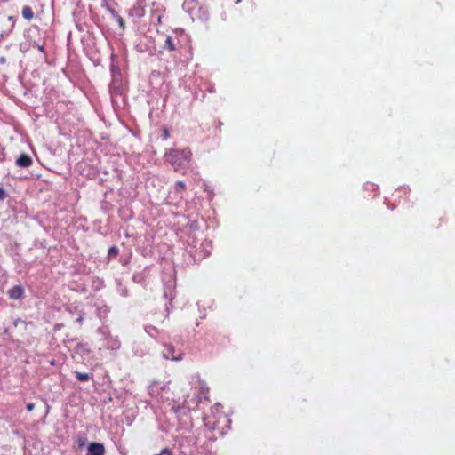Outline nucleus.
Returning a JSON list of instances; mask_svg holds the SVG:
<instances>
[{
  "label": "nucleus",
  "instance_id": "f257e3e1",
  "mask_svg": "<svg viewBox=\"0 0 455 455\" xmlns=\"http://www.w3.org/2000/svg\"><path fill=\"white\" fill-rule=\"evenodd\" d=\"M191 157L192 152L189 148H172L164 155L165 161L172 166L175 172H181L188 168Z\"/></svg>",
  "mask_w": 455,
  "mask_h": 455
},
{
  "label": "nucleus",
  "instance_id": "f03ea898",
  "mask_svg": "<svg viewBox=\"0 0 455 455\" xmlns=\"http://www.w3.org/2000/svg\"><path fill=\"white\" fill-rule=\"evenodd\" d=\"M191 384L196 389L195 397L192 398L190 401L185 399L184 402L182 403V405L177 407L175 411L176 412L179 411L180 408L190 409L191 405L197 406V404L200 403L201 396L207 398V395H209V387H207L205 382L201 380L199 378H196L191 382Z\"/></svg>",
  "mask_w": 455,
  "mask_h": 455
},
{
  "label": "nucleus",
  "instance_id": "7ed1b4c3",
  "mask_svg": "<svg viewBox=\"0 0 455 455\" xmlns=\"http://www.w3.org/2000/svg\"><path fill=\"white\" fill-rule=\"evenodd\" d=\"M164 347L165 349L164 351V355L167 359H172L173 361H180L182 359L183 354L180 351L177 352L172 345L168 344L165 345Z\"/></svg>",
  "mask_w": 455,
  "mask_h": 455
},
{
  "label": "nucleus",
  "instance_id": "20e7f679",
  "mask_svg": "<svg viewBox=\"0 0 455 455\" xmlns=\"http://www.w3.org/2000/svg\"><path fill=\"white\" fill-rule=\"evenodd\" d=\"M89 455H105V447L100 443H91L88 446Z\"/></svg>",
  "mask_w": 455,
  "mask_h": 455
},
{
  "label": "nucleus",
  "instance_id": "39448f33",
  "mask_svg": "<svg viewBox=\"0 0 455 455\" xmlns=\"http://www.w3.org/2000/svg\"><path fill=\"white\" fill-rule=\"evenodd\" d=\"M7 294L12 299H19L24 295V289L21 285H15L8 290Z\"/></svg>",
  "mask_w": 455,
  "mask_h": 455
},
{
  "label": "nucleus",
  "instance_id": "423d86ee",
  "mask_svg": "<svg viewBox=\"0 0 455 455\" xmlns=\"http://www.w3.org/2000/svg\"><path fill=\"white\" fill-rule=\"evenodd\" d=\"M33 164L32 158L27 154H21L16 160V164L19 167L27 168L31 166Z\"/></svg>",
  "mask_w": 455,
  "mask_h": 455
},
{
  "label": "nucleus",
  "instance_id": "0eeeda50",
  "mask_svg": "<svg viewBox=\"0 0 455 455\" xmlns=\"http://www.w3.org/2000/svg\"><path fill=\"white\" fill-rule=\"evenodd\" d=\"M22 16L27 20L30 21L34 18V12L32 8L28 5H26L22 8Z\"/></svg>",
  "mask_w": 455,
  "mask_h": 455
},
{
  "label": "nucleus",
  "instance_id": "6e6552de",
  "mask_svg": "<svg viewBox=\"0 0 455 455\" xmlns=\"http://www.w3.org/2000/svg\"><path fill=\"white\" fill-rule=\"evenodd\" d=\"M164 48L171 52L176 50V44L174 43V40L171 36H167V38L165 39Z\"/></svg>",
  "mask_w": 455,
  "mask_h": 455
},
{
  "label": "nucleus",
  "instance_id": "1a4fd4ad",
  "mask_svg": "<svg viewBox=\"0 0 455 455\" xmlns=\"http://www.w3.org/2000/svg\"><path fill=\"white\" fill-rule=\"evenodd\" d=\"M174 189L176 193H181L186 190V184L183 181L179 180L175 183Z\"/></svg>",
  "mask_w": 455,
  "mask_h": 455
},
{
  "label": "nucleus",
  "instance_id": "9d476101",
  "mask_svg": "<svg viewBox=\"0 0 455 455\" xmlns=\"http://www.w3.org/2000/svg\"><path fill=\"white\" fill-rule=\"evenodd\" d=\"M76 378L80 381H87L90 379L91 376L85 372L76 371Z\"/></svg>",
  "mask_w": 455,
  "mask_h": 455
},
{
  "label": "nucleus",
  "instance_id": "9b49d317",
  "mask_svg": "<svg viewBox=\"0 0 455 455\" xmlns=\"http://www.w3.org/2000/svg\"><path fill=\"white\" fill-rule=\"evenodd\" d=\"M118 248L116 246H111L109 249H108V256H112V257H116L117 254H118Z\"/></svg>",
  "mask_w": 455,
  "mask_h": 455
},
{
  "label": "nucleus",
  "instance_id": "f8f14e48",
  "mask_svg": "<svg viewBox=\"0 0 455 455\" xmlns=\"http://www.w3.org/2000/svg\"><path fill=\"white\" fill-rule=\"evenodd\" d=\"M169 136H170V133H169L168 129L167 128H164V130H163V138L166 140L167 138H169Z\"/></svg>",
  "mask_w": 455,
  "mask_h": 455
},
{
  "label": "nucleus",
  "instance_id": "ddd939ff",
  "mask_svg": "<svg viewBox=\"0 0 455 455\" xmlns=\"http://www.w3.org/2000/svg\"><path fill=\"white\" fill-rule=\"evenodd\" d=\"M118 23H119V26L122 28H124V26H125V23H124V20L123 18L119 17L118 18Z\"/></svg>",
  "mask_w": 455,
  "mask_h": 455
},
{
  "label": "nucleus",
  "instance_id": "4468645a",
  "mask_svg": "<svg viewBox=\"0 0 455 455\" xmlns=\"http://www.w3.org/2000/svg\"><path fill=\"white\" fill-rule=\"evenodd\" d=\"M365 188H366V189H371V190H376V189H377V188H375L374 184H371V183H368V184H366Z\"/></svg>",
  "mask_w": 455,
  "mask_h": 455
},
{
  "label": "nucleus",
  "instance_id": "2eb2a0df",
  "mask_svg": "<svg viewBox=\"0 0 455 455\" xmlns=\"http://www.w3.org/2000/svg\"><path fill=\"white\" fill-rule=\"evenodd\" d=\"M34 408H35V404L33 403H30L27 404V410L28 411H32L34 410Z\"/></svg>",
  "mask_w": 455,
  "mask_h": 455
},
{
  "label": "nucleus",
  "instance_id": "dca6fc26",
  "mask_svg": "<svg viewBox=\"0 0 455 455\" xmlns=\"http://www.w3.org/2000/svg\"><path fill=\"white\" fill-rule=\"evenodd\" d=\"M5 196V193H4V190L0 188V199H4Z\"/></svg>",
  "mask_w": 455,
  "mask_h": 455
},
{
  "label": "nucleus",
  "instance_id": "f3484780",
  "mask_svg": "<svg viewBox=\"0 0 455 455\" xmlns=\"http://www.w3.org/2000/svg\"><path fill=\"white\" fill-rule=\"evenodd\" d=\"M20 322H22L20 319H17L15 322H14V325L17 326L18 323H20Z\"/></svg>",
  "mask_w": 455,
  "mask_h": 455
}]
</instances>
